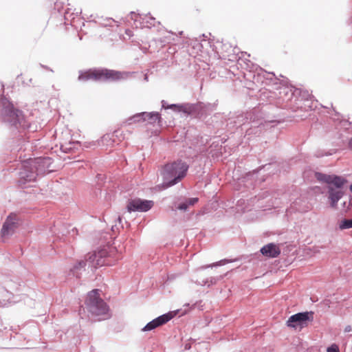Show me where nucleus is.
<instances>
[{"label":"nucleus","mask_w":352,"mask_h":352,"mask_svg":"<svg viewBox=\"0 0 352 352\" xmlns=\"http://www.w3.org/2000/svg\"><path fill=\"white\" fill-rule=\"evenodd\" d=\"M252 65V81L254 84L263 86H277L274 91L278 104L282 109H290L293 112L298 111L307 112L312 111L313 101L307 90L296 88L292 85L283 83L284 80L278 78L274 72H267L257 65Z\"/></svg>","instance_id":"1"},{"label":"nucleus","mask_w":352,"mask_h":352,"mask_svg":"<svg viewBox=\"0 0 352 352\" xmlns=\"http://www.w3.org/2000/svg\"><path fill=\"white\" fill-rule=\"evenodd\" d=\"M0 117L11 133V151L19 152L25 150L24 146L30 138L28 133L34 132L36 129L25 120L23 112L5 97L0 101Z\"/></svg>","instance_id":"2"},{"label":"nucleus","mask_w":352,"mask_h":352,"mask_svg":"<svg viewBox=\"0 0 352 352\" xmlns=\"http://www.w3.org/2000/svg\"><path fill=\"white\" fill-rule=\"evenodd\" d=\"M120 254L109 247L89 252L85 255V260L78 261L70 269L69 276L80 278L87 263L89 267L97 269L104 265H114L120 259Z\"/></svg>","instance_id":"3"},{"label":"nucleus","mask_w":352,"mask_h":352,"mask_svg":"<svg viewBox=\"0 0 352 352\" xmlns=\"http://www.w3.org/2000/svg\"><path fill=\"white\" fill-rule=\"evenodd\" d=\"M53 162L50 157H38L23 163L18 173V186L21 188H26V185L36 181L38 176L49 173Z\"/></svg>","instance_id":"4"},{"label":"nucleus","mask_w":352,"mask_h":352,"mask_svg":"<svg viewBox=\"0 0 352 352\" xmlns=\"http://www.w3.org/2000/svg\"><path fill=\"white\" fill-rule=\"evenodd\" d=\"M189 168V164L182 159L164 164L160 170L162 183L158 188L165 190L179 184L187 176Z\"/></svg>","instance_id":"5"},{"label":"nucleus","mask_w":352,"mask_h":352,"mask_svg":"<svg viewBox=\"0 0 352 352\" xmlns=\"http://www.w3.org/2000/svg\"><path fill=\"white\" fill-rule=\"evenodd\" d=\"M161 104L163 109H171L175 113L182 114L184 117L195 119L207 116L214 109V104L202 102L168 104L166 100H162Z\"/></svg>","instance_id":"6"},{"label":"nucleus","mask_w":352,"mask_h":352,"mask_svg":"<svg viewBox=\"0 0 352 352\" xmlns=\"http://www.w3.org/2000/svg\"><path fill=\"white\" fill-rule=\"evenodd\" d=\"M314 177L318 182L328 185L327 198L329 201V205L331 208H336L338 201L344 196L342 189L347 180L340 175H328L318 171L314 173Z\"/></svg>","instance_id":"7"},{"label":"nucleus","mask_w":352,"mask_h":352,"mask_svg":"<svg viewBox=\"0 0 352 352\" xmlns=\"http://www.w3.org/2000/svg\"><path fill=\"white\" fill-rule=\"evenodd\" d=\"M87 310L92 316H102L101 320H107L111 317L109 305L100 296V289H94L89 292L85 301Z\"/></svg>","instance_id":"8"},{"label":"nucleus","mask_w":352,"mask_h":352,"mask_svg":"<svg viewBox=\"0 0 352 352\" xmlns=\"http://www.w3.org/2000/svg\"><path fill=\"white\" fill-rule=\"evenodd\" d=\"M258 110V107H255L245 113L230 112L226 120L228 131L234 133V129H236L239 131V133L243 134L245 128L250 125L249 122L253 119Z\"/></svg>","instance_id":"9"},{"label":"nucleus","mask_w":352,"mask_h":352,"mask_svg":"<svg viewBox=\"0 0 352 352\" xmlns=\"http://www.w3.org/2000/svg\"><path fill=\"white\" fill-rule=\"evenodd\" d=\"M314 312L305 311L290 316L286 321V325L294 329L301 330L314 320Z\"/></svg>","instance_id":"10"},{"label":"nucleus","mask_w":352,"mask_h":352,"mask_svg":"<svg viewBox=\"0 0 352 352\" xmlns=\"http://www.w3.org/2000/svg\"><path fill=\"white\" fill-rule=\"evenodd\" d=\"M263 115L264 110L262 109L261 111L258 110L253 119L249 122L250 125L248 126L243 131L245 132L244 138H246L247 140L250 141L262 133L264 130Z\"/></svg>","instance_id":"11"},{"label":"nucleus","mask_w":352,"mask_h":352,"mask_svg":"<svg viewBox=\"0 0 352 352\" xmlns=\"http://www.w3.org/2000/svg\"><path fill=\"white\" fill-rule=\"evenodd\" d=\"M130 76L127 72H120L105 67L96 68L98 80L106 82H116L126 79Z\"/></svg>","instance_id":"12"},{"label":"nucleus","mask_w":352,"mask_h":352,"mask_svg":"<svg viewBox=\"0 0 352 352\" xmlns=\"http://www.w3.org/2000/svg\"><path fill=\"white\" fill-rule=\"evenodd\" d=\"M20 225V219L15 213L8 214L3 223L1 236L3 239L13 235Z\"/></svg>","instance_id":"13"},{"label":"nucleus","mask_w":352,"mask_h":352,"mask_svg":"<svg viewBox=\"0 0 352 352\" xmlns=\"http://www.w3.org/2000/svg\"><path fill=\"white\" fill-rule=\"evenodd\" d=\"M154 206V201L141 198L129 199L127 201L126 210L129 212H146L150 210Z\"/></svg>","instance_id":"14"},{"label":"nucleus","mask_w":352,"mask_h":352,"mask_svg":"<svg viewBox=\"0 0 352 352\" xmlns=\"http://www.w3.org/2000/svg\"><path fill=\"white\" fill-rule=\"evenodd\" d=\"M172 318L173 314L170 312L160 315L148 322L144 327L142 328L141 331L148 332L155 330L169 322Z\"/></svg>","instance_id":"15"},{"label":"nucleus","mask_w":352,"mask_h":352,"mask_svg":"<svg viewBox=\"0 0 352 352\" xmlns=\"http://www.w3.org/2000/svg\"><path fill=\"white\" fill-rule=\"evenodd\" d=\"M131 18L134 21L135 25L136 28H150V25H154L153 22H155V19L148 12V14L143 15L140 14H136L135 12H131Z\"/></svg>","instance_id":"16"},{"label":"nucleus","mask_w":352,"mask_h":352,"mask_svg":"<svg viewBox=\"0 0 352 352\" xmlns=\"http://www.w3.org/2000/svg\"><path fill=\"white\" fill-rule=\"evenodd\" d=\"M259 252L263 256L270 258H277L281 253L280 247L275 243H269L263 245Z\"/></svg>","instance_id":"17"},{"label":"nucleus","mask_w":352,"mask_h":352,"mask_svg":"<svg viewBox=\"0 0 352 352\" xmlns=\"http://www.w3.org/2000/svg\"><path fill=\"white\" fill-rule=\"evenodd\" d=\"M96 184L93 188V196H94L96 198L101 199L102 197H106L107 192L106 190H102V184L105 183L106 177L104 175L102 174H98L96 175Z\"/></svg>","instance_id":"18"},{"label":"nucleus","mask_w":352,"mask_h":352,"mask_svg":"<svg viewBox=\"0 0 352 352\" xmlns=\"http://www.w3.org/2000/svg\"><path fill=\"white\" fill-rule=\"evenodd\" d=\"M144 117L145 121H148V124L154 125L155 123L157 124L159 126H162L163 119L160 112L158 111H151L146 112L144 111Z\"/></svg>","instance_id":"19"},{"label":"nucleus","mask_w":352,"mask_h":352,"mask_svg":"<svg viewBox=\"0 0 352 352\" xmlns=\"http://www.w3.org/2000/svg\"><path fill=\"white\" fill-rule=\"evenodd\" d=\"M51 5H54L53 9L56 10L58 14L61 16L63 15L65 21H69L68 14H69V10H66L64 12H62V10L64 7V5L66 1L68 0H49Z\"/></svg>","instance_id":"20"},{"label":"nucleus","mask_w":352,"mask_h":352,"mask_svg":"<svg viewBox=\"0 0 352 352\" xmlns=\"http://www.w3.org/2000/svg\"><path fill=\"white\" fill-rule=\"evenodd\" d=\"M78 79L80 81H87L89 80H98L96 68L89 69L86 71H80Z\"/></svg>","instance_id":"21"},{"label":"nucleus","mask_w":352,"mask_h":352,"mask_svg":"<svg viewBox=\"0 0 352 352\" xmlns=\"http://www.w3.org/2000/svg\"><path fill=\"white\" fill-rule=\"evenodd\" d=\"M199 201L198 197L184 198L182 201L177 204L176 209L186 212L191 206H194Z\"/></svg>","instance_id":"22"},{"label":"nucleus","mask_w":352,"mask_h":352,"mask_svg":"<svg viewBox=\"0 0 352 352\" xmlns=\"http://www.w3.org/2000/svg\"><path fill=\"white\" fill-rule=\"evenodd\" d=\"M81 146V142L79 141H69L68 143L61 144L60 149L63 152L68 153L74 152L76 150H78L79 146Z\"/></svg>","instance_id":"23"},{"label":"nucleus","mask_w":352,"mask_h":352,"mask_svg":"<svg viewBox=\"0 0 352 352\" xmlns=\"http://www.w3.org/2000/svg\"><path fill=\"white\" fill-rule=\"evenodd\" d=\"M236 261H238V259L232 260L228 258H223L210 265H202L199 267V270H205L209 267L212 268L214 267H219Z\"/></svg>","instance_id":"24"},{"label":"nucleus","mask_w":352,"mask_h":352,"mask_svg":"<svg viewBox=\"0 0 352 352\" xmlns=\"http://www.w3.org/2000/svg\"><path fill=\"white\" fill-rule=\"evenodd\" d=\"M230 272L231 271L227 272L226 273L217 276H211L210 278H208V287L209 288L211 286L216 285L218 282L222 280L224 278L228 277Z\"/></svg>","instance_id":"25"},{"label":"nucleus","mask_w":352,"mask_h":352,"mask_svg":"<svg viewBox=\"0 0 352 352\" xmlns=\"http://www.w3.org/2000/svg\"><path fill=\"white\" fill-rule=\"evenodd\" d=\"M113 135L111 133L104 134L100 140H98L97 142H100V144L98 146H110L112 145L114 142L113 140Z\"/></svg>","instance_id":"26"},{"label":"nucleus","mask_w":352,"mask_h":352,"mask_svg":"<svg viewBox=\"0 0 352 352\" xmlns=\"http://www.w3.org/2000/svg\"><path fill=\"white\" fill-rule=\"evenodd\" d=\"M140 122H145L144 111L135 113V115L129 118L126 120L128 124Z\"/></svg>","instance_id":"27"},{"label":"nucleus","mask_w":352,"mask_h":352,"mask_svg":"<svg viewBox=\"0 0 352 352\" xmlns=\"http://www.w3.org/2000/svg\"><path fill=\"white\" fill-rule=\"evenodd\" d=\"M272 166V163L266 164L265 165H262L259 166L258 168L253 170L252 171H250L247 175L246 179H248L249 177H254L261 170H264L265 171H268L270 170V166Z\"/></svg>","instance_id":"28"},{"label":"nucleus","mask_w":352,"mask_h":352,"mask_svg":"<svg viewBox=\"0 0 352 352\" xmlns=\"http://www.w3.org/2000/svg\"><path fill=\"white\" fill-rule=\"evenodd\" d=\"M337 149H330L329 151H324V150H322V149H320V150H318L316 151L314 155L316 157H324V156H331L333 154H335L336 152H337Z\"/></svg>","instance_id":"29"},{"label":"nucleus","mask_w":352,"mask_h":352,"mask_svg":"<svg viewBox=\"0 0 352 352\" xmlns=\"http://www.w3.org/2000/svg\"><path fill=\"white\" fill-rule=\"evenodd\" d=\"M338 228L340 230L352 228V218L343 219L339 222Z\"/></svg>","instance_id":"30"},{"label":"nucleus","mask_w":352,"mask_h":352,"mask_svg":"<svg viewBox=\"0 0 352 352\" xmlns=\"http://www.w3.org/2000/svg\"><path fill=\"white\" fill-rule=\"evenodd\" d=\"M98 144H100V142H97V140L91 142H85L83 144L81 143V146L80 147H82V149L94 148L96 146H99Z\"/></svg>","instance_id":"31"},{"label":"nucleus","mask_w":352,"mask_h":352,"mask_svg":"<svg viewBox=\"0 0 352 352\" xmlns=\"http://www.w3.org/2000/svg\"><path fill=\"white\" fill-rule=\"evenodd\" d=\"M123 220V218L119 216L116 221V224L112 226L111 230L114 232L115 228L117 230H118L120 227L124 228Z\"/></svg>","instance_id":"32"},{"label":"nucleus","mask_w":352,"mask_h":352,"mask_svg":"<svg viewBox=\"0 0 352 352\" xmlns=\"http://www.w3.org/2000/svg\"><path fill=\"white\" fill-rule=\"evenodd\" d=\"M340 125L341 128H343L345 131H347L350 129V126H352V122L342 119L340 122Z\"/></svg>","instance_id":"33"},{"label":"nucleus","mask_w":352,"mask_h":352,"mask_svg":"<svg viewBox=\"0 0 352 352\" xmlns=\"http://www.w3.org/2000/svg\"><path fill=\"white\" fill-rule=\"evenodd\" d=\"M7 286H8V285ZM7 287H4L2 288V289H3V292L4 293H6V297L8 298L7 299L8 302V303H11L12 301H11L10 298L12 296H13V294H12V293L10 290H8L7 289Z\"/></svg>","instance_id":"34"},{"label":"nucleus","mask_w":352,"mask_h":352,"mask_svg":"<svg viewBox=\"0 0 352 352\" xmlns=\"http://www.w3.org/2000/svg\"><path fill=\"white\" fill-rule=\"evenodd\" d=\"M327 352H339V349L337 345L333 344L327 348Z\"/></svg>","instance_id":"35"},{"label":"nucleus","mask_w":352,"mask_h":352,"mask_svg":"<svg viewBox=\"0 0 352 352\" xmlns=\"http://www.w3.org/2000/svg\"><path fill=\"white\" fill-rule=\"evenodd\" d=\"M195 283H196L197 285H201V286L207 285V286H208V281L207 280V278H206V279H204L201 282H200V281H196V282H195Z\"/></svg>","instance_id":"36"},{"label":"nucleus","mask_w":352,"mask_h":352,"mask_svg":"<svg viewBox=\"0 0 352 352\" xmlns=\"http://www.w3.org/2000/svg\"><path fill=\"white\" fill-rule=\"evenodd\" d=\"M39 66L41 67V68H43L46 70H48V71H50L52 72H54L53 69H51L50 67L47 66V65H43L41 63L39 64Z\"/></svg>","instance_id":"37"},{"label":"nucleus","mask_w":352,"mask_h":352,"mask_svg":"<svg viewBox=\"0 0 352 352\" xmlns=\"http://www.w3.org/2000/svg\"><path fill=\"white\" fill-rule=\"evenodd\" d=\"M10 284H14V287H12L11 285H8V286L10 289H11L12 290H17L18 289V286H20V284H18V285H16L15 283H12V282H10Z\"/></svg>","instance_id":"38"},{"label":"nucleus","mask_w":352,"mask_h":352,"mask_svg":"<svg viewBox=\"0 0 352 352\" xmlns=\"http://www.w3.org/2000/svg\"><path fill=\"white\" fill-rule=\"evenodd\" d=\"M348 147L350 150H352V137L349 140Z\"/></svg>","instance_id":"39"},{"label":"nucleus","mask_w":352,"mask_h":352,"mask_svg":"<svg viewBox=\"0 0 352 352\" xmlns=\"http://www.w3.org/2000/svg\"><path fill=\"white\" fill-rule=\"evenodd\" d=\"M190 347H191V346H190V344L186 343V344H185V345H184V349H185V350H189V349H190Z\"/></svg>","instance_id":"40"},{"label":"nucleus","mask_w":352,"mask_h":352,"mask_svg":"<svg viewBox=\"0 0 352 352\" xmlns=\"http://www.w3.org/2000/svg\"><path fill=\"white\" fill-rule=\"evenodd\" d=\"M144 80L146 81V82H148V74H144Z\"/></svg>","instance_id":"41"},{"label":"nucleus","mask_w":352,"mask_h":352,"mask_svg":"<svg viewBox=\"0 0 352 352\" xmlns=\"http://www.w3.org/2000/svg\"><path fill=\"white\" fill-rule=\"evenodd\" d=\"M349 206L350 207H352V197H349Z\"/></svg>","instance_id":"42"},{"label":"nucleus","mask_w":352,"mask_h":352,"mask_svg":"<svg viewBox=\"0 0 352 352\" xmlns=\"http://www.w3.org/2000/svg\"><path fill=\"white\" fill-rule=\"evenodd\" d=\"M72 231L74 233V234L78 233V230L76 229V228H73Z\"/></svg>","instance_id":"43"},{"label":"nucleus","mask_w":352,"mask_h":352,"mask_svg":"<svg viewBox=\"0 0 352 352\" xmlns=\"http://www.w3.org/2000/svg\"><path fill=\"white\" fill-rule=\"evenodd\" d=\"M346 206V201H344V202L342 203V207H343V208H345Z\"/></svg>","instance_id":"44"},{"label":"nucleus","mask_w":352,"mask_h":352,"mask_svg":"<svg viewBox=\"0 0 352 352\" xmlns=\"http://www.w3.org/2000/svg\"><path fill=\"white\" fill-rule=\"evenodd\" d=\"M349 190L352 192V184L349 186Z\"/></svg>","instance_id":"45"},{"label":"nucleus","mask_w":352,"mask_h":352,"mask_svg":"<svg viewBox=\"0 0 352 352\" xmlns=\"http://www.w3.org/2000/svg\"><path fill=\"white\" fill-rule=\"evenodd\" d=\"M0 305L2 306H5L6 305V303H2V302L0 300Z\"/></svg>","instance_id":"46"},{"label":"nucleus","mask_w":352,"mask_h":352,"mask_svg":"<svg viewBox=\"0 0 352 352\" xmlns=\"http://www.w3.org/2000/svg\"><path fill=\"white\" fill-rule=\"evenodd\" d=\"M350 329V327H347L346 329H345V331H349Z\"/></svg>","instance_id":"47"},{"label":"nucleus","mask_w":352,"mask_h":352,"mask_svg":"<svg viewBox=\"0 0 352 352\" xmlns=\"http://www.w3.org/2000/svg\"><path fill=\"white\" fill-rule=\"evenodd\" d=\"M335 113H336V115L340 116V113H338V112H336V111H335Z\"/></svg>","instance_id":"48"},{"label":"nucleus","mask_w":352,"mask_h":352,"mask_svg":"<svg viewBox=\"0 0 352 352\" xmlns=\"http://www.w3.org/2000/svg\"><path fill=\"white\" fill-rule=\"evenodd\" d=\"M351 23H352V19H351Z\"/></svg>","instance_id":"49"}]
</instances>
